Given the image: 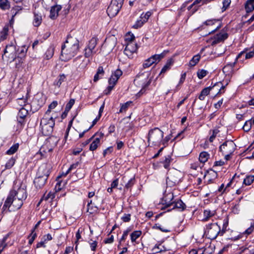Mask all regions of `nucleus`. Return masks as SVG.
<instances>
[{
	"instance_id": "nucleus-1",
	"label": "nucleus",
	"mask_w": 254,
	"mask_h": 254,
	"mask_svg": "<svg viewBox=\"0 0 254 254\" xmlns=\"http://www.w3.org/2000/svg\"><path fill=\"white\" fill-rule=\"evenodd\" d=\"M79 49L78 40L75 37L67 36L62 47L61 59L64 61L70 60L77 54Z\"/></svg>"
},
{
	"instance_id": "nucleus-2",
	"label": "nucleus",
	"mask_w": 254,
	"mask_h": 254,
	"mask_svg": "<svg viewBox=\"0 0 254 254\" xmlns=\"http://www.w3.org/2000/svg\"><path fill=\"white\" fill-rule=\"evenodd\" d=\"M55 122L53 117L44 115L40 125L41 132L44 135H49L52 133L55 125Z\"/></svg>"
},
{
	"instance_id": "nucleus-3",
	"label": "nucleus",
	"mask_w": 254,
	"mask_h": 254,
	"mask_svg": "<svg viewBox=\"0 0 254 254\" xmlns=\"http://www.w3.org/2000/svg\"><path fill=\"white\" fill-rule=\"evenodd\" d=\"M23 201L20 198L8 195L2 207V211H5L6 209L9 211L17 210L21 207Z\"/></svg>"
},
{
	"instance_id": "nucleus-4",
	"label": "nucleus",
	"mask_w": 254,
	"mask_h": 254,
	"mask_svg": "<svg viewBox=\"0 0 254 254\" xmlns=\"http://www.w3.org/2000/svg\"><path fill=\"white\" fill-rule=\"evenodd\" d=\"M163 132L158 127H155L149 130L148 135V142L149 144L160 145L162 142L164 144Z\"/></svg>"
},
{
	"instance_id": "nucleus-5",
	"label": "nucleus",
	"mask_w": 254,
	"mask_h": 254,
	"mask_svg": "<svg viewBox=\"0 0 254 254\" xmlns=\"http://www.w3.org/2000/svg\"><path fill=\"white\" fill-rule=\"evenodd\" d=\"M148 74L145 73H142L136 76L134 80V83L136 86L142 87L138 94H142L145 91V88L150 84L151 80L148 79Z\"/></svg>"
},
{
	"instance_id": "nucleus-6",
	"label": "nucleus",
	"mask_w": 254,
	"mask_h": 254,
	"mask_svg": "<svg viewBox=\"0 0 254 254\" xmlns=\"http://www.w3.org/2000/svg\"><path fill=\"white\" fill-rule=\"evenodd\" d=\"M236 145L232 141H226L224 142L219 147L220 151L225 156L226 160L229 159L231 155L235 149Z\"/></svg>"
},
{
	"instance_id": "nucleus-7",
	"label": "nucleus",
	"mask_w": 254,
	"mask_h": 254,
	"mask_svg": "<svg viewBox=\"0 0 254 254\" xmlns=\"http://www.w3.org/2000/svg\"><path fill=\"white\" fill-rule=\"evenodd\" d=\"M8 195L25 200L27 196L26 186L24 184H21L19 186H15L13 190L10 191Z\"/></svg>"
},
{
	"instance_id": "nucleus-8",
	"label": "nucleus",
	"mask_w": 254,
	"mask_h": 254,
	"mask_svg": "<svg viewBox=\"0 0 254 254\" xmlns=\"http://www.w3.org/2000/svg\"><path fill=\"white\" fill-rule=\"evenodd\" d=\"M124 0H112L107 12L110 17L115 16L122 8Z\"/></svg>"
},
{
	"instance_id": "nucleus-9",
	"label": "nucleus",
	"mask_w": 254,
	"mask_h": 254,
	"mask_svg": "<svg viewBox=\"0 0 254 254\" xmlns=\"http://www.w3.org/2000/svg\"><path fill=\"white\" fill-rule=\"evenodd\" d=\"M4 57L8 59L7 61L10 63L13 62L16 59V47L14 45H9L6 46L4 54L2 56L3 59Z\"/></svg>"
},
{
	"instance_id": "nucleus-10",
	"label": "nucleus",
	"mask_w": 254,
	"mask_h": 254,
	"mask_svg": "<svg viewBox=\"0 0 254 254\" xmlns=\"http://www.w3.org/2000/svg\"><path fill=\"white\" fill-rule=\"evenodd\" d=\"M220 232V227L217 223H211L207 226L205 232L209 239H215Z\"/></svg>"
},
{
	"instance_id": "nucleus-11",
	"label": "nucleus",
	"mask_w": 254,
	"mask_h": 254,
	"mask_svg": "<svg viewBox=\"0 0 254 254\" xmlns=\"http://www.w3.org/2000/svg\"><path fill=\"white\" fill-rule=\"evenodd\" d=\"M98 40L97 37H94L89 41L87 47L84 49V55L86 58H89L93 54L96 53V51L95 48L97 45Z\"/></svg>"
},
{
	"instance_id": "nucleus-12",
	"label": "nucleus",
	"mask_w": 254,
	"mask_h": 254,
	"mask_svg": "<svg viewBox=\"0 0 254 254\" xmlns=\"http://www.w3.org/2000/svg\"><path fill=\"white\" fill-rule=\"evenodd\" d=\"M180 172L176 169H173L167 174V184L170 186L178 183L180 180Z\"/></svg>"
},
{
	"instance_id": "nucleus-13",
	"label": "nucleus",
	"mask_w": 254,
	"mask_h": 254,
	"mask_svg": "<svg viewBox=\"0 0 254 254\" xmlns=\"http://www.w3.org/2000/svg\"><path fill=\"white\" fill-rule=\"evenodd\" d=\"M167 53V51H164L160 54L154 55L152 56L150 58H148L145 61L143 64V67L145 68L150 66L153 64L155 63H158L162 59H163L166 54Z\"/></svg>"
},
{
	"instance_id": "nucleus-14",
	"label": "nucleus",
	"mask_w": 254,
	"mask_h": 254,
	"mask_svg": "<svg viewBox=\"0 0 254 254\" xmlns=\"http://www.w3.org/2000/svg\"><path fill=\"white\" fill-rule=\"evenodd\" d=\"M50 166L47 164H43L41 165L37 173V176H41L45 178H48L50 174Z\"/></svg>"
},
{
	"instance_id": "nucleus-15",
	"label": "nucleus",
	"mask_w": 254,
	"mask_h": 254,
	"mask_svg": "<svg viewBox=\"0 0 254 254\" xmlns=\"http://www.w3.org/2000/svg\"><path fill=\"white\" fill-rule=\"evenodd\" d=\"M88 62V61H85L82 56H79L74 60L73 65L77 69H82L87 66Z\"/></svg>"
},
{
	"instance_id": "nucleus-16",
	"label": "nucleus",
	"mask_w": 254,
	"mask_h": 254,
	"mask_svg": "<svg viewBox=\"0 0 254 254\" xmlns=\"http://www.w3.org/2000/svg\"><path fill=\"white\" fill-rule=\"evenodd\" d=\"M228 34L224 30H222L220 33L214 36V38L212 40L211 45H214L217 43L224 41L228 38Z\"/></svg>"
},
{
	"instance_id": "nucleus-17",
	"label": "nucleus",
	"mask_w": 254,
	"mask_h": 254,
	"mask_svg": "<svg viewBox=\"0 0 254 254\" xmlns=\"http://www.w3.org/2000/svg\"><path fill=\"white\" fill-rule=\"evenodd\" d=\"M137 49V47L136 44L130 42L127 44L124 53L128 58H131L132 54L135 53Z\"/></svg>"
},
{
	"instance_id": "nucleus-18",
	"label": "nucleus",
	"mask_w": 254,
	"mask_h": 254,
	"mask_svg": "<svg viewBox=\"0 0 254 254\" xmlns=\"http://www.w3.org/2000/svg\"><path fill=\"white\" fill-rule=\"evenodd\" d=\"M123 74L122 71L120 69H116L112 74L109 79V83L116 84L120 77Z\"/></svg>"
},
{
	"instance_id": "nucleus-19",
	"label": "nucleus",
	"mask_w": 254,
	"mask_h": 254,
	"mask_svg": "<svg viewBox=\"0 0 254 254\" xmlns=\"http://www.w3.org/2000/svg\"><path fill=\"white\" fill-rule=\"evenodd\" d=\"M62 9L61 5L56 4L51 6L49 17L52 19H55L59 15V12Z\"/></svg>"
},
{
	"instance_id": "nucleus-20",
	"label": "nucleus",
	"mask_w": 254,
	"mask_h": 254,
	"mask_svg": "<svg viewBox=\"0 0 254 254\" xmlns=\"http://www.w3.org/2000/svg\"><path fill=\"white\" fill-rule=\"evenodd\" d=\"M47 178L37 176L34 181V185L37 189H40L45 185Z\"/></svg>"
},
{
	"instance_id": "nucleus-21",
	"label": "nucleus",
	"mask_w": 254,
	"mask_h": 254,
	"mask_svg": "<svg viewBox=\"0 0 254 254\" xmlns=\"http://www.w3.org/2000/svg\"><path fill=\"white\" fill-rule=\"evenodd\" d=\"M235 63L228 64L225 65L223 68V72L228 77H231L234 72V67Z\"/></svg>"
},
{
	"instance_id": "nucleus-22",
	"label": "nucleus",
	"mask_w": 254,
	"mask_h": 254,
	"mask_svg": "<svg viewBox=\"0 0 254 254\" xmlns=\"http://www.w3.org/2000/svg\"><path fill=\"white\" fill-rule=\"evenodd\" d=\"M170 209H178L180 211L184 210L186 208L185 204L180 199L177 201H174V203L172 204V207Z\"/></svg>"
},
{
	"instance_id": "nucleus-23",
	"label": "nucleus",
	"mask_w": 254,
	"mask_h": 254,
	"mask_svg": "<svg viewBox=\"0 0 254 254\" xmlns=\"http://www.w3.org/2000/svg\"><path fill=\"white\" fill-rule=\"evenodd\" d=\"M173 198L174 195L172 193H168L164 196V204L166 207H172V204L174 202V201H173Z\"/></svg>"
},
{
	"instance_id": "nucleus-24",
	"label": "nucleus",
	"mask_w": 254,
	"mask_h": 254,
	"mask_svg": "<svg viewBox=\"0 0 254 254\" xmlns=\"http://www.w3.org/2000/svg\"><path fill=\"white\" fill-rule=\"evenodd\" d=\"M66 80V75L64 73L60 74L54 82V85L58 88L60 87L62 84Z\"/></svg>"
},
{
	"instance_id": "nucleus-25",
	"label": "nucleus",
	"mask_w": 254,
	"mask_h": 254,
	"mask_svg": "<svg viewBox=\"0 0 254 254\" xmlns=\"http://www.w3.org/2000/svg\"><path fill=\"white\" fill-rule=\"evenodd\" d=\"M103 136V134L100 133L99 137L95 138V139L93 141L90 145V150L94 151L97 148L100 142V137H102Z\"/></svg>"
},
{
	"instance_id": "nucleus-26",
	"label": "nucleus",
	"mask_w": 254,
	"mask_h": 254,
	"mask_svg": "<svg viewBox=\"0 0 254 254\" xmlns=\"http://www.w3.org/2000/svg\"><path fill=\"white\" fill-rule=\"evenodd\" d=\"M42 21V16L40 14L37 13L36 11L34 12L33 24L35 26H39Z\"/></svg>"
},
{
	"instance_id": "nucleus-27",
	"label": "nucleus",
	"mask_w": 254,
	"mask_h": 254,
	"mask_svg": "<svg viewBox=\"0 0 254 254\" xmlns=\"http://www.w3.org/2000/svg\"><path fill=\"white\" fill-rule=\"evenodd\" d=\"M211 89V87H208L202 89L198 97L199 99L200 100H204L205 96H206L209 94Z\"/></svg>"
},
{
	"instance_id": "nucleus-28",
	"label": "nucleus",
	"mask_w": 254,
	"mask_h": 254,
	"mask_svg": "<svg viewBox=\"0 0 254 254\" xmlns=\"http://www.w3.org/2000/svg\"><path fill=\"white\" fill-rule=\"evenodd\" d=\"M16 161V158L15 157H11L6 162L4 165V169L3 170H6V169H11L15 164Z\"/></svg>"
},
{
	"instance_id": "nucleus-29",
	"label": "nucleus",
	"mask_w": 254,
	"mask_h": 254,
	"mask_svg": "<svg viewBox=\"0 0 254 254\" xmlns=\"http://www.w3.org/2000/svg\"><path fill=\"white\" fill-rule=\"evenodd\" d=\"M216 22H219V25L216 27V28L214 30L212 31V32H214V31L220 28L221 27V24L219 20L215 19L212 20H208L204 22V24L206 25H212L214 24Z\"/></svg>"
},
{
	"instance_id": "nucleus-30",
	"label": "nucleus",
	"mask_w": 254,
	"mask_h": 254,
	"mask_svg": "<svg viewBox=\"0 0 254 254\" xmlns=\"http://www.w3.org/2000/svg\"><path fill=\"white\" fill-rule=\"evenodd\" d=\"M247 12H252L254 9V0H248L245 4Z\"/></svg>"
},
{
	"instance_id": "nucleus-31",
	"label": "nucleus",
	"mask_w": 254,
	"mask_h": 254,
	"mask_svg": "<svg viewBox=\"0 0 254 254\" xmlns=\"http://www.w3.org/2000/svg\"><path fill=\"white\" fill-rule=\"evenodd\" d=\"M166 251V248L161 244H156L152 249V252L153 254L159 253Z\"/></svg>"
},
{
	"instance_id": "nucleus-32",
	"label": "nucleus",
	"mask_w": 254,
	"mask_h": 254,
	"mask_svg": "<svg viewBox=\"0 0 254 254\" xmlns=\"http://www.w3.org/2000/svg\"><path fill=\"white\" fill-rule=\"evenodd\" d=\"M104 74V71L102 66H99L97 69V73L94 76L93 81L97 82L100 78V75L101 76H103Z\"/></svg>"
},
{
	"instance_id": "nucleus-33",
	"label": "nucleus",
	"mask_w": 254,
	"mask_h": 254,
	"mask_svg": "<svg viewBox=\"0 0 254 254\" xmlns=\"http://www.w3.org/2000/svg\"><path fill=\"white\" fill-rule=\"evenodd\" d=\"M214 214L215 212L214 211H211L210 210H205L203 212L204 217L202 219V221H207L210 217L214 216Z\"/></svg>"
},
{
	"instance_id": "nucleus-34",
	"label": "nucleus",
	"mask_w": 254,
	"mask_h": 254,
	"mask_svg": "<svg viewBox=\"0 0 254 254\" xmlns=\"http://www.w3.org/2000/svg\"><path fill=\"white\" fill-rule=\"evenodd\" d=\"M200 59V55L197 54L193 57L189 63V66L193 67L195 66L198 62L199 61Z\"/></svg>"
},
{
	"instance_id": "nucleus-35",
	"label": "nucleus",
	"mask_w": 254,
	"mask_h": 254,
	"mask_svg": "<svg viewBox=\"0 0 254 254\" xmlns=\"http://www.w3.org/2000/svg\"><path fill=\"white\" fill-rule=\"evenodd\" d=\"M209 158V154L206 151H203L200 153L199 159L201 163L206 162Z\"/></svg>"
},
{
	"instance_id": "nucleus-36",
	"label": "nucleus",
	"mask_w": 254,
	"mask_h": 254,
	"mask_svg": "<svg viewBox=\"0 0 254 254\" xmlns=\"http://www.w3.org/2000/svg\"><path fill=\"white\" fill-rule=\"evenodd\" d=\"M8 31V26L5 25L2 31L0 32V40H4L6 38Z\"/></svg>"
},
{
	"instance_id": "nucleus-37",
	"label": "nucleus",
	"mask_w": 254,
	"mask_h": 254,
	"mask_svg": "<svg viewBox=\"0 0 254 254\" xmlns=\"http://www.w3.org/2000/svg\"><path fill=\"white\" fill-rule=\"evenodd\" d=\"M54 47L53 46H50L45 53V57L47 60L51 59L54 55Z\"/></svg>"
},
{
	"instance_id": "nucleus-38",
	"label": "nucleus",
	"mask_w": 254,
	"mask_h": 254,
	"mask_svg": "<svg viewBox=\"0 0 254 254\" xmlns=\"http://www.w3.org/2000/svg\"><path fill=\"white\" fill-rule=\"evenodd\" d=\"M173 61L172 59L169 60L166 64L163 66V67L162 68L160 74L164 73H165L167 70L170 69L171 65L173 64Z\"/></svg>"
},
{
	"instance_id": "nucleus-39",
	"label": "nucleus",
	"mask_w": 254,
	"mask_h": 254,
	"mask_svg": "<svg viewBox=\"0 0 254 254\" xmlns=\"http://www.w3.org/2000/svg\"><path fill=\"white\" fill-rule=\"evenodd\" d=\"M0 7L2 10L8 9L10 8V3L8 0H0Z\"/></svg>"
},
{
	"instance_id": "nucleus-40",
	"label": "nucleus",
	"mask_w": 254,
	"mask_h": 254,
	"mask_svg": "<svg viewBox=\"0 0 254 254\" xmlns=\"http://www.w3.org/2000/svg\"><path fill=\"white\" fill-rule=\"evenodd\" d=\"M254 181V175H249L244 180L243 184L246 186L251 185Z\"/></svg>"
},
{
	"instance_id": "nucleus-41",
	"label": "nucleus",
	"mask_w": 254,
	"mask_h": 254,
	"mask_svg": "<svg viewBox=\"0 0 254 254\" xmlns=\"http://www.w3.org/2000/svg\"><path fill=\"white\" fill-rule=\"evenodd\" d=\"M28 115V111L24 108H21L18 113V118L20 119H24Z\"/></svg>"
},
{
	"instance_id": "nucleus-42",
	"label": "nucleus",
	"mask_w": 254,
	"mask_h": 254,
	"mask_svg": "<svg viewBox=\"0 0 254 254\" xmlns=\"http://www.w3.org/2000/svg\"><path fill=\"white\" fill-rule=\"evenodd\" d=\"M18 147V143L14 144L8 150H7L6 153L8 155H12L17 151Z\"/></svg>"
},
{
	"instance_id": "nucleus-43",
	"label": "nucleus",
	"mask_w": 254,
	"mask_h": 254,
	"mask_svg": "<svg viewBox=\"0 0 254 254\" xmlns=\"http://www.w3.org/2000/svg\"><path fill=\"white\" fill-rule=\"evenodd\" d=\"M57 105H58V102L56 101H54L52 103H51L49 105L48 109L46 112L45 115H47V116H51L50 114L51 112V110L55 109Z\"/></svg>"
},
{
	"instance_id": "nucleus-44",
	"label": "nucleus",
	"mask_w": 254,
	"mask_h": 254,
	"mask_svg": "<svg viewBox=\"0 0 254 254\" xmlns=\"http://www.w3.org/2000/svg\"><path fill=\"white\" fill-rule=\"evenodd\" d=\"M172 161L171 157L170 155H167L165 157V160L162 162L163 166L165 169H168Z\"/></svg>"
},
{
	"instance_id": "nucleus-45",
	"label": "nucleus",
	"mask_w": 254,
	"mask_h": 254,
	"mask_svg": "<svg viewBox=\"0 0 254 254\" xmlns=\"http://www.w3.org/2000/svg\"><path fill=\"white\" fill-rule=\"evenodd\" d=\"M141 234V232L140 231H135L132 233L130 235L131 242H135L140 236Z\"/></svg>"
},
{
	"instance_id": "nucleus-46",
	"label": "nucleus",
	"mask_w": 254,
	"mask_h": 254,
	"mask_svg": "<svg viewBox=\"0 0 254 254\" xmlns=\"http://www.w3.org/2000/svg\"><path fill=\"white\" fill-rule=\"evenodd\" d=\"M252 122L251 120L247 121L243 127V129L246 132L249 131L252 128Z\"/></svg>"
},
{
	"instance_id": "nucleus-47",
	"label": "nucleus",
	"mask_w": 254,
	"mask_h": 254,
	"mask_svg": "<svg viewBox=\"0 0 254 254\" xmlns=\"http://www.w3.org/2000/svg\"><path fill=\"white\" fill-rule=\"evenodd\" d=\"M208 73V71L206 70H199L197 72V77L200 79H202Z\"/></svg>"
},
{
	"instance_id": "nucleus-48",
	"label": "nucleus",
	"mask_w": 254,
	"mask_h": 254,
	"mask_svg": "<svg viewBox=\"0 0 254 254\" xmlns=\"http://www.w3.org/2000/svg\"><path fill=\"white\" fill-rule=\"evenodd\" d=\"M131 104H132V102L129 101V102H126V103H125L124 104H122L121 106V109L120 110V112L122 113V112H126L127 111V108H128V107Z\"/></svg>"
},
{
	"instance_id": "nucleus-49",
	"label": "nucleus",
	"mask_w": 254,
	"mask_h": 254,
	"mask_svg": "<svg viewBox=\"0 0 254 254\" xmlns=\"http://www.w3.org/2000/svg\"><path fill=\"white\" fill-rule=\"evenodd\" d=\"M144 23H145V22H144L143 19H141V17H140V19L136 21V23L132 27L134 28L137 29L141 27Z\"/></svg>"
},
{
	"instance_id": "nucleus-50",
	"label": "nucleus",
	"mask_w": 254,
	"mask_h": 254,
	"mask_svg": "<svg viewBox=\"0 0 254 254\" xmlns=\"http://www.w3.org/2000/svg\"><path fill=\"white\" fill-rule=\"evenodd\" d=\"M135 178L133 177L130 178L125 185V188L127 189L130 188L135 183Z\"/></svg>"
},
{
	"instance_id": "nucleus-51",
	"label": "nucleus",
	"mask_w": 254,
	"mask_h": 254,
	"mask_svg": "<svg viewBox=\"0 0 254 254\" xmlns=\"http://www.w3.org/2000/svg\"><path fill=\"white\" fill-rule=\"evenodd\" d=\"M75 103V100L73 99H71L68 103L66 105L65 111L68 112L72 108V106Z\"/></svg>"
},
{
	"instance_id": "nucleus-52",
	"label": "nucleus",
	"mask_w": 254,
	"mask_h": 254,
	"mask_svg": "<svg viewBox=\"0 0 254 254\" xmlns=\"http://www.w3.org/2000/svg\"><path fill=\"white\" fill-rule=\"evenodd\" d=\"M231 3V0H224L223 1V7L222 8V11H225L229 6Z\"/></svg>"
},
{
	"instance_id": "nucleus-53",
	"label": "nucleus",
	"mask_w": 254,
	"mask_h": 254,
	"mask_svg": "<svg viewBox=\"0 0 254 254\" xmlns=\"http://www.w3.org/2000/svg\"><path fill=\"white\" fill-rule=\"evenodd\" d=\"M152 13L150 11H147L145 14H142L140 16L141 19H143L144 22H146L149 19V17L151 15Z\"/></svg>"
},
{
	"instance_id": "nucleus-54",
	"label": "nucleus",
	"mask_w": 254,
	"mask_h": 254,
	"mask_svg": "<svg viewBox=\"0 0 254 254\" xmlns=\"http://www.w3.org/2000/svg\"><path fill=\"white\" fill-rule=\"evenodd\" d=\"M79 165L78 162H76L74 164H72L70 165V167L68 169V170L65 172V175H67L69 172L71 171L73 169H74L76 168Z\"/></svg>"
},
{
	"instance_id": "nucleus-55",
	"label": "nucleus",
	"mask_w": 254,
	"mask_h": 254,
	"mask_svg": "<svg viewBox=\"0 0 254 254\" xmlns=\"http://www.w3.org/2000/svg\"><path fill=\"white\" fill-rule=\"evenodd\" d=\"M254 229V221L251 223V226L248 228L245 232V234L250 235L252 233Z\"/></svg>"
},
{
	"instance_id": "nucleus-56",
	"label": "nucleus",
	"mask_w": 254,
	"mask_h": 254,
	"mask_svg": "<svg viewBox=\"0 0 254 254\" xmlns=\"http://www.w3.org/2000/svg\"><path fill=\"white\" fill-rule=\"evenodd\" d=\"M75 237H76V241L75 242V243L76 244V246H75V250H77V245H78V240L79 239H80L81 238V235H80V229L78 230L77 232L76 233Z\"/></svg>"
},
{
	"instance_id": "nucleus-57",
	"label": "nucleus",
	"mask_w": 254,
	"mask_h": 254,
	"mask_svg": "<svg viewBox=\"0 0 254 254\" xmlns=\"http://www.w3.org/2000/svg\"><path fill=\"white\" fill-rule=\"evenodd\" d=\"M245 254H254V248L253 247H249L246 248L244 251Z\"/></svg>"
},
{
	"instance_id": "nucleus-58",
	"label": "nucleus",
	"mask_w": 254,
	"mask_h": 254,
	"mask_svg": "<svg viewBox=\"0 0 254 254\" xmlns=\"http://www.w3.org/2000/svg\"><path fill=\"white\" fill-rule=\"evenodd\" d=\"M91 250L92 251H95L97 246V242L96 241H92V242H89Z\"/></svg>"
},
{
	"instance_id": "nucleus-59",
	"label": "nucleus",
	"mask_w": 254,
	"mask_h": 254,
	"mask_svg": "<svg viewBox=\"0 0 254 254\" xmlns=\"http://www.w3.org/2000/svg\"><path fill=\"white\" fill-rule=\"evenodd\" d=\"M109 85L108 86L107 89L104 91V93L105 94H108L110 93V92L113 89L114 86L116 84H113L111 83H109Z\"/></svg>"
},
{
	"instance_id": "nucleus-60",
	"label": "nucleus",
	"mask_w": 254,
	"mask_h": 254,
	"mask_svg": "<svg viewBox=\"0 0 254 254\" xmlns=\"http://www.w3.org/2000/svg\"><path fill=\"white\" fill-rule=\"evenodd\" d=\"M134 38L133 34H130L129 33L126 35V40L129 42V43L131 42L134 39Z\"/></svg>"
},
{
	"instance_id": "nucleus-61",
	"label": "nucleus",
	"mask_w": 254,
	"mask_h": 254,
	"mask_svg": "<svg viewBox=\"0 0 254 254\" xmlns=\"http://www.w3.org/2000/svg\"><path fill=\"white\" fill-rule=\"evenodd\" d=\"M55 197L54 194L50 192L47 195H44L42 198L45 200H48L49 198L53 199Z\"/></svg>"
},
{
	"instance_id": "nucleus-62",
	"label": "nucleus",
	"mask_w": 254,
	"mask_h": 254,
	"mask_svg": "<svg viewBox=\"0 0 254 254\" xmlns=\"http://www.w3.org/2000/svg\"><path fill=\"white\" fill-rule=\"evenodd\" d=\"M122 219L123 221L125 222H128L130 220V215L129 214H125Z\"/></svg>"
},
{
	"instance_id": "nucleus-63",
	"label": "nucleus",
	"mask_w": 254,
	"mask_h": 254,
	"mask_svg": "<svg viewBox=\"0 0 254 254\" xmlns=\"http://www.w3.org/2000/svg\"><path fill=\"white\" fill-rule=\"evenodd\" d=\"M254 57V51H250L248 53H246L245 54V58L246 59H248L253 58Z\"/></svg>"
},
{
	"instance_id": "nucleus-64",
	"label": "nucleus",
	"mask_w": 254,
	"mask_h": 254,
	"mask_svg": "<svg viewBox=\"0 0 254 254\" xmlns=\"http://www.w3.org/2000/svg\"><path fill=\"white\" fill-rule=\"evenodd\" d=\"M113 151V148L112 147H109L106 149L103 152V155L105 156L106 155L108 154H110Z\"/></svg>"
}]
</instances>
